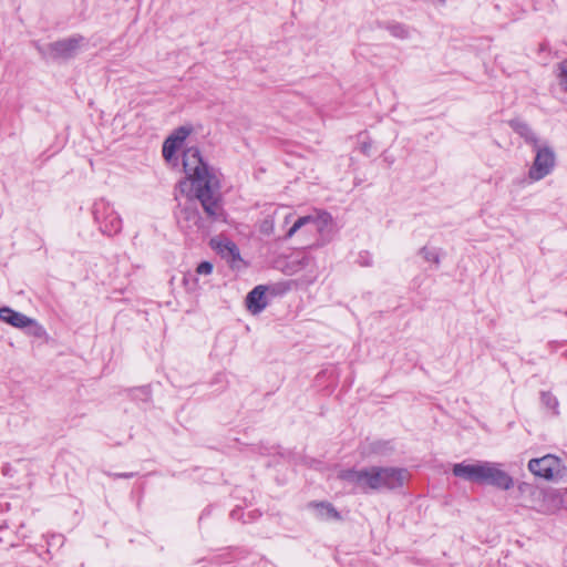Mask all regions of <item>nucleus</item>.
Masks as SVG:
<instances>
[{
	"label": "nucleus",
	"mask_w": 567,
	"mask_h": 567,
	"mask_svg": "<svg viewBox=\"0 0 567 567\" xmlns=\"http://www.w3.org/2000/svg\"><path fill=\"white\" fill-rule=\"evenodd\" d=\"M183 167L186 181L181 182V190L184 193L189 186V193H194L199 200L207 220L210 223L225 221L219 181L204 162L198 147H188L184 152Z\"/></svg>",
	"instance_id": "obj_1"
},
{
	"label": "nucleus",
	"mask_w": 567,
	"mask_h": 567,
	"mask_svg": "<svg viewBox=\"0 0 567 567\" xmlns=\"http://www.w3.org/2000/svg\"><path fill=\"white\" fill-rule=\"evenodd\" d=\"M453 475L464 481L486 484L503 491L514 486L513 477L501 468V464L478 461L474 464L457 463L453 466Z\"/></svg>",
	"instance_id": "obj_2"
},
{
	"label": "nucleus",
	"mask_w": 567,
	"mask_h": 567,
	"mask_svg": "<svg viewBox=\"0 0 567 567\" xmlns=\"http://www.w3.org/2000/svg\"><path fill=\"white\" fill-rule=\"evenodd\" d=\"M528 470L537 477L546 481H558L566 472L561 458L553 454L543 457L532 458L528 462Z\"/></svg>",
	"instance_id": "obj_3"
},
{
	"label": "nucleus",
	"mask_w": 567,
	"mask_h": 567,
	"mask_svg": "<svg viewBox=\"0 0 567 567\" xmlns=\"http://www.w3.org/2000/svg\"><path fill=\"white\" fill-rule=\"evenodd\" d=\"M533 150L535 152V158L528 169V177L532 182H538L553 172L556 165V155L547 143L539 144Z\"/></svg>",
	"instance_id": "obj_4"
},
{
	"label": "nucleus",
	"mask_w": 567,
	"mask_h": 567,
	"mask_svg": "<svg viewBox=\"0 0 567 567\" xmlns=\"http://www.w3.org/2000/svg\"><path fill=\"white\" fill-rule=\"evenodd\" d=\"M93 216L103 234L113 236L121 231L122 219L105 199L101 198L94 203Z\"/></svg>",
	"instance_id": "obj_5"
},
{
	"label": "nucleus",
	"mask_w": 567,
	"mask_h": 567,
	"mask_svg": "<svg viewBox=\"0 0 567 567\" xmlns=\"http://www.w3.org/2000/svg\"><path fill=\"white\" fill-rule=\"evenodd\" d=\"M374 470V489H398L401 488L409 477L405 468L393 466H373Z\"/></svg>",
	"instance_id": "obj_6"
},
{
	"label": "nucleus",
	"mask_w": 567,
	"mask_h": 567,
	"mask_svg": "<svg viewBox=\"0 0 567 567\" xmlns=\"http://www.w3.org/2000/svg\"><path fill=\"white\" fill-rule=\"evenodd\" d=\"M374 470L373 466L360 470L349 468L339 472L338 477L351 485L354 489L368 494L375 492L374 489Z\"/></svg>",
	"instance_id": "obj_7"
},
{
	"label": "nucleus",
	"mask_w": 567,
	"mask_h": 567,
	"mask_svg": "<svg viewBox=\"0 0 567 567\" xmlns=\"http://www.w3.org/2000/svg\"><path fill=\"white\" fill-rule=\"evenodd\" d=\"M306 227L308 233L322 234L326 229L332 227V217L327 212H321L316 215H307L299 217L286 234V238H291L298 230Z\"/></svg>",
	"instance_id": "obj_8"
},
{
	"label": "nucleus",
	"mask_w": 567,
	"mask_h": 567,
	"mask_svg": "<svg viewBox=\"0 0 567 567\" xmlns=\"http://www.w3.org/2000/svg\"><path fill=\"white\" fill-rule=\"evenodd\" d=\"M192 194L193 197L188 195L186 203L177 215L178 223L182 225V227L187 229L204 231L208 228V226L206 225V219H204L198 212L196 203L199 200L195 197L194 193Z\"/></svg>",
	"instance_id": "obj_9"
},
{
	"label": "nucleus",
	"mask_w": 567,
	"mask_h": 567,
	"mask_svg": "<svg viewBox=\"0 0 567 567\" xmlns=\"http://www.w3.org/2000/svg\"><path fill=\"white\" fill-rule=\"evenodd\" d=\"M83 42L84 37L76 34L48 44L47 50L53 60H69L76 55Z\"/></svg>",
	"instance_id": "obj_10"
},
{
	"label": "nucleus",
	"mask_w": 567,
	"mask_h": 567,
	"mask_svg": "<svg viewBox=\"0 0 567 567\" xmlns=\"http://www.w3.org/2000/svg\"><path fill=\"white\" fill-rule=\"evenodd\" d=\"M0 320L19 329L32 326L34 327L33 334L37 337L43 333V328L34 319L7 306L0 307Z\"/></svg>",
	"instance_id": "obj_11"
},
{
	"label": "nucleus",
	"mask_w": 567,
	"mask_h": 567,
	"mask_svg": "<svg viewBox=\"0 0 567 567\" xmlns=\"http://www.w3.org/2000/svg\"><path fill=\"white\" fill-rule=\"evenodd\" d=\"M266 291H267V287L259 285V286H256L251 291L248 292V295L246 297V306H247V309L252 315L260 313L268 306Z\"/></svg>",
	"instance_id": "obj_12"
},
{
	"label": "nucleus",
	"mask_w": 567,
	"mask_h": 567,
	"mask_svg": "<svg viewBox=\"0 0 567 567\" xmlns=\"http://www.w3.org/2000/svg\"><path fill=\"white\" fill-rule=\"evenodd\" d=\"M508 124L512 130L524 138L525 143L529 144L533 148L540 144L538 136L526 122L519 118H513Z\"/></svg>",
	"instance_id": "obj_13"
},
{
	"label": "nucleus",
	"mask_w": 567,
	"mask_h": 567,
	"mask_svg": "<svg viewBox=\"0 0 567 567\" xmlns=\"http://www.w3.org/2000/svg\"><path fill=\"white\" fill-rule=\"evenodd\" d=\"M394 451V444L390 440H375L364 445L363 453L367 456H386Z\"/></svg>",
	"instance_id": "obj_14"
},
{
	"label": "nucleus",
	"mask_w": 567,
	"mask_h": 567,
	"mask_svg": "<svg viewBox=\"0 0 567 567\" xmlns=\"http://www.w3.org/2000/svg\"><path fill=\"white\" fill-rule=\"evenodd\" d=\"M310 506L315 508L317 517L321 520H339L341 518L339 512L331 503H311Z\"/></svg>",
	"instance_id": "obj_15"
},
{
	"label": "nucleus",
	"mask_w": 567,
	"mask_h": 567,
	"mask_svg": "<svg viewBox=\"0 0 567 567\" xmlns=\"http://www.w3.org/2000/svg\"><path fill=\"white\" fill-rule=\"evenodd\" d=\"M219 251L223 256L229 257L231 261L240 260V252L235 243L225 240L219 244Z\"/></svg>",
	"instance_id": "obj_16"
},
{
	"label": "nucleus",
	"mask_w": 567,
	"mask_h": 567,
	"mask_svg": "<svg viewBox=\"0 0 567 567\" xmlns=\"http://www.w3.org/2000/svg\"><path fill=\"white\" fill-rule=\"evenodd\" d=\"M385 28L392 37L401 40L408 39L410 35L409 29L404 24L399 22L390 23Z\"/></svg>",
	"instance_id": "obj_17"
},
{
	"label": "nucleus",
	"mask_w": 567,
	"mask_h": 567,
	"mask_svg": "<svg viewBox=\"0 0 567 567\" xmlns=\"http://www.w3.org/2000/svg\"><path fill=\"white\" fill-rule=\"evenodd\" d=\"M182 145H179L178 143L174 142V140L167 137L163 144V156L165 159L167 161H171L176 151L181 147Z\"/></svg>",
	"instance_id": "obj_18"
},
{
	"label": "nucleus",
	"mask_w": 567,
	"mask_h": 567,
	"mask_svg": "<svg viewBox=\"0 0 567 567\" xmlns=\"http://www.w3.org/2000/svg\"><path fill=\"white\" fill-rule=\"evenodd\" d=\"M542 403L549 410H551L555 414L558 413V400L550 392L543 391L540 393Z\"/></svg>",
	"instance_id": "obj_19"
},
{
	"label": "nucleus",
	"mask_w": 567,
	"mask_h": 567,
	"mask_svg": "<svg viewBox=\"0 0 567 567\" xmlns=\"http://www.w3.org/2000/svg\"><path fill=\"white\" fill-rule=\"evenodd\" d=\"M557 79L561 90L567 92V59L558 63Z\"/></svg>",
	"instance_id": "obj_20"
},
{
	"label": "nucleus",
	"mask_w": 567,
	"mask_h": 567,
	"mask_svg": "<svg viewBox=\"0 0 567 567\" xmlns=\"http://www.w3.org/2000/svg\"><path fill=\"white\" fill-rule=\"evenodd\" d=\"M419 254L426 260L434 262L437 267L441 264V258L435 249H430L426 246L422 247Z\"/></svg>",
	"instance_id": "obj_21"
},
{
	"label": "nucleus",
	"mask_w": 567,
	"mask_h": 567,
	"mask_svg": "<svg viewBox=\"0 0 567 567\" xmlns=\"http://www.w3.org/2000/svg\"><path fill=\"white\" fill-rule=\"evenodd\" d=\"M259 230L261 234L266 235V236H269L271 234H274V230H275V219H274V216L272 215H267L261 224H260V227H259Z\"/></svg>",
	"instance_id": "obj_22"
},
{
	"label": "nucleus",
	"mask_w": 567,
	"mask_h": 567,
	"mask_svg": "<svg viewBox=\"0 0 567 567\" xmlns=\"http://www.w3.org/2000/svg\"><path fill=\"white\" fill-rule=\"evenodd\" d=\"M190 133V128L186 126H179L177 130L174 131L172 135L168 137L174 140V142L178 143L179 145L183 144V142L187 138V136Z\"/></svg>",
	"instance_id": "obj_23"
},
{
	"label": "nucleus",
	"mask_w": 567,
	"mask_h": 567,
	"mask_svg": "<svg viewBox=\"0 0 567 567\" xmlns=\"http://www.w3.org/2000/svg\"><path fill=\"white\" fill-rule=\"evenodd\" d=\"M212 271H213V264L209 261H202L196 268V274H198V275H210Z\"/></svg>",
	"instance_id": "obj_24"
},
{
	"label": "nucleus",
	"mask_w": 567,
	"mask_h": 567,
	"mask_svg": "<svg viewBox=\"0 0 567 567\" xmlns=\"http://www.w3.org/2000/svg\"><path fill=\"white\" fill-rule=\"evenodd\" d=\"M370 150H371V143L369 142H362L361 145H360V151L364 154V155H369L370 154Z\"/></svg>",
	"instance_id": "obj_25"
},
{
	"label": "nucleus",
	"mask_w": 567,
	"mask_h": 567,
	"mask_svg": "<svg viewBox=\"0 0 567 567\" xmlns=\"http://www.w3.org/2000/svg\"><path fill=\"white\" fill-rule=\"evenodd\" d=\"M137 391L142 393V395L145 398V400H147L151 395V391H150L148 386H142V388L137 389Z\"/></svg>",
	"instance_id": "obj_26"
},
{
	"label": "nucleus",
	"mask_w": 567,
	"mask_h": 567,
	"mask_svg": "<svg viewBox=\"0 0 567 567\" xmlns=\"http://www.w3.org/2000/svg\"><path fill=\"white\" fill-rule=\"evenodd\" d=\"M113 476L116 478H132L134 476V473H115L113 474Z\"/></svg>",
	"instance_id": "obj_27"
},
{
	"label": "nucleus",
	"mask_w": 567,
	"mask_h": 567,
	"mask_svg": "<svg viewBox=\"0 0 567 567\" xmlns=\"http://www.w3.org/2000/svg\"><path fill=\"white\" fill-rule=\"evenodd\" d=\"M230 517L233 519H239L241 517V509L240 508H234L231 512H230Z\"/></svg>",
	"instance_id": "obj_28"
},
{
	"label": "nucleus",
	"mask_w": 567,
	"mask_h": 567,
	"mask_svg": "<svg viewBox=\"0 0 567 567\" xmlns=\"http://www.w3.org/2000/svg\"><path fill=\"white\" fill-rule=\"evenodd\" d=\"M291 217V215L286 216V223H288V219Z\"/></svg>",
	"instance_id": "obj_29"
}]
</instances>
